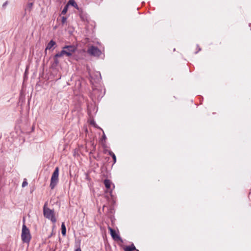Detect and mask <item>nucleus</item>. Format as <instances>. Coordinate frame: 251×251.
I'll use <instances>...</instances> for the list:
<instances>
[{"mask_svg": "<svg viewBox=\"0 0 251 251\" xmlns=\"http://www.w3.org/2000/svg\"><path fill=\"white\" fill-rule=\"evenodd\" d=\"M76 50L77 47L74 45L65 46L62 48L61 51L55 54V57H61L64 55L70 57Z\"/></svg>", "mask_w": 251, "mask_h": 251, "instance_id": "nucleus-1", "label": "nucleus"}, {"mask_svg": "<svg viewBox=\"0 0 251 251\" xmlns=\"http://www.w3.org/2000/svg\"><path fill=\"white\" fill-rule=\"evenodd\" d=\"M47 205L48 203L46 202L43 206L44 216L46 218L50 220L53 223H55L56 222V219L55 217L54 210L48 208Z\"/></svg>", "mask_w": 251, "mask_h": 251, "instance_id": "nucleus-2", "label": "nucleus"}, {"mask_svg": "<svg viewBox=\"0 0 251 251\" xmlns=\"http://www.w3.org/2000/svg\"><path fill=\"white\" fill-rule=\"evenodd\" d=\"M21 238L23 243L27 244L30 242L31 239L29 229L26 227L25 224H24L22 226Z\"/></svg>", "mask_w": 251, "mask_h": 251, "instance_id": "nucleus-3", "label": "nucleus"}, {"mask_svg": "<svg viewBox=\"0 0 251 251\" xmlns=\"http://www.w3.org/2000/svg\"><path fill=\"white\" fill-rule=\"evenodd\" d=\"M59 168L56 167L50 179V187L51 189H53L58 182Z\"/></svg>", "mask_w": 251, "mask_h": 251, "instance_id": "nucleus-4", "label": "nucleus"}, {"mask_svg": "<svg viewBox=\"0 0 251 251\" xmlns=\"http://www.w3.org/2000/svg\"><path fill=\"white\" fill-rule=\"evenodd\" d=\"M88 53L91 55L99 57L101 54V51L97 47L94 46H91L87 50Z\"/></svg>", "mask_w": 251, "mask_h": 251, "instance_id": "nucleus-5", "label": "nucleus"}, {"mask_svg": "<svg viewBox=\"0 0 251 251\" xmlns=\"http://www.w3.org/2000/svg\"><path fill=\"white\" fill-rule=\"evenodd\" d=\"M108 229L110 232V235L115 240L120 241L123 242L122 238L118 234L116 233V231L112 227L108 226Z\"/></svg>", "mask_w": 251, "mask_h": 251, "instance_id": "nucleus-6", "label": "nucleus"}, {"mask_svg": "<svg viewBox=\"0 0 251 251\" xmlns=\"http://www.w3.org/2000/svg\"><path fill=\"white\" fill-rule=\"evenodd\" d=\"M125 251H139L138 250L136 249L134 244L132 243L131 245L126 246L124 249Z\"/></svg>", "mask_w": 251, "mask_h": 251, "instance_id": "nucleus-7", "label": "nucleus"}, {"mask_svg": "<svg viewBox=\"0 0 251 251\" xmlns=\"http://www.w3.org/2000/svg\"><path fill=\"white\" fill-rule=\"evenodd\" d=\"M56 43L53 40H50L49 43L48 44L46 48V50H50L52 49V48L55 45Z\"/></svg>", "mask_w": 251, "mask_h": 251, "instance_id": "nucleus-8", "label": "nucleus"}, {"mask_svg": "<svg viewBox=\"0 0 251 251\" xmlns=\"http://www.w3.org/2000/svg\"><path fill=\"white\" fill-rule=\"evenodd\" d=\"M104 184L106 189H109L110 188L111 182L110 180L106 179L104 180Z\"/></svg>", "mask_w": 251, "mask_h": 251, "instance_id": "nucleus-9", "label": "nucleus"}, {"mask_svg": "<svg viewBox=\"0 0 251 251\" xmlns=\"http://www.w3.org/2000/svg\"><path fill=\"white\" fill-rule=\"evenodd\" d=\"M68 5L70 4L74 7L78 9V6L76 2L75 1V0H69L68 1V3L67 4Z\"/></svg>", "mask_w": 251, "mask_h": 251, "instance_id": "nucleus-10", "label": "nucleus"}, {"mask_svg": "<svg viewBox=\"0 0 251 251\" xmlns=\"http://www.w3.org/2000/svg\"><path fill=\"white\" fill-rule=\"evenodd\" d=\"M61 233L63 236H65L66 234V228L64 223L61 225Z\"/></svg>", "mask_w": 251, "mask_h": 251, "instance_id": "nucleus-11", "label": "nucleus"}, {"mask_svg": "<svg viewBox=\"0 0 251 251\" xmlns=\"http://www.w3.org/2000/svg\"><path fill=\"white\" fill-rule=\"evenodd\" d=\"M33 5V2H29L25 8V10H28L30 12L32 9Z\"/></svg>", "mask_w": 251, "mask_h": 251, "instance_id": "nucleus-12", "label": "nucleus"}, {"mask_svg": "<svg viewBox=\"0 0 251 251\" xmlns=\"http://www.w3.org/2000/svg\"><path fill=\"white\" fill-rule=\"evenodd\" d=\"M101 144H102V147L103 148V152L104 153H107V151H108V150L107 149L108 148V147L107 146L105 142H102L101 143Z\"/></svg>", "mask_w": 251, "mask_h": 251, "instance_id": "nucleus-13", "label": "nucleus"}, {"mask_svg": "<svg viewBox=\"0 0 251 251\" xmlns=\"http://www.w3.org/2000/svg\"><path fill=\"white\" fill-rule=\"evenodd\" d=\"M68 4L64 6L63 9L62 11V14H65L66 13V12H67V11L68 10Z\"/></svg>", "mask_w": 251, "mask_h": 251, "instance_id": "nucleus-14", "label": "nucleus"}, {"mask_svg": "<svg viewBox=\"0 0 251 251\" xmlns=\"http://www.w3.org/2000/svg\"><path fill=\"white\" fill-rule=\"evenodd\" d=\"M106 139V137L104 133V132L103 131V135L102 136V138H101V143L102 142H105V140Z\"/></svg>", "mask_w": 251, "mask_h": 251, "instance_id": "nucleus-15", "label": "nucleus"}, {"mask_svg": "<svg viewBox=\"0 0 251 251\" xmlns=\"http://www.w3.org/2000/svg\"><path fill=\"white\" fill-rule=\"evenodd\" d=\"M27 184H28V183L27 182V180L25 178L23 182V183H22V187H24L27 186Z\"/></svg>", "mask_w": 251, "mask_h": 251, "instance_id": "nucleus-16", "label": "nucleus"}, {"mask_svg": "<svg viewBox=\"0 0 251 251\" xmlns=\"http://www.w3.org/2000/svg\"><path fill=\"white\" fill-rule=\"evenodd\" d=\"M58 57H55V55L54 56V63L56 65H57L59 63V61L58 60Z\"/></svg>", "mask_w": 251, "mask_h": 251, "instance_id": "nucleus-17", "label": "nucleus"}, {"mask_svg": "<svg viewBox=\"0 0 251 251\" xmlns=\"http://www.w3.org/2000/svg\"><path fill=\"white\" fill-rule=\"evenodd\" d=\"M66 22H67V18H66L64 16L62 17V23L63 24H64Z\"/></svg>", "mask_w": 251, "mask_h": 251, "instance_id": "nucleus-18", "label": "nucleus"}, {"mask_svg": "<svg viewBox=\"0 0 251 251\" xmlns=\"http://www.w3.org/2000/svg\"><path fill=\"white\" fill-rule=\"evenodd\" d=\"M107 152H108V154H109L110 156H112L113 155V154H114V153L112 151H109V150H108V151H107Z\"/></svg>", "mask_w": 251, "mask_h": 251, "instance_id": "nucleus-19", "label": "nucleus"}, {"mask_svg": "<svg viewBox=\"0 0 251 251\" xmlns=\"http://www.w3.org/2000/svg\"><path fill=\"white\" fill-rule=\"evenodd\" d=\"M113 159V161H114V163H115L116 162V155L115 154H113V155L112 156Z\"/></svg>", "mask_w": 251, "mask_h": 251, "instance_id": "nucleus-20", "label": "nucleus"}, {"mask_svg": "<svg viewBox=\"0 0 251 251\" xmlns=\"http://www.w3.org/2000/svg\"><path fill=\"white\" fill-rule=\"evenodd\" d=\"M75 251H81V249L80 248H78L75 250Z\"/></svg>", "mask_w": 251, "mask_h": 251, "instance_id": "nucleus-21", "label": "nucleus"}, {"mask_svg": "<svg viewBox=\"0 0 251 251\" xmlns=\"http://www.w3.org/2000/svg\"><path fill=\"white\" fill-rule=\"evenodd\" d=\"M7 1L5 2L3 4L2 6H3V7H5V6L7 5Z\"/></svg>", "mask_w": 251, "mask_h": 251, "instance_id": "nucleus-22", "label": "nucleus"}, {"mask_svg": "<svg viewBox=\"0 0 251 251\" xmlns=\"http://www.w3.org/2000/svg\"><path fill=\"white\" fill-rule=\"evenodd\" d=\"M91 124H94V122H92Z\"/></svg>", "mask_w": 251, "mask_h": 251, "instance_id": "nucleus-23", "label": "nucleus"}]
</instances>
